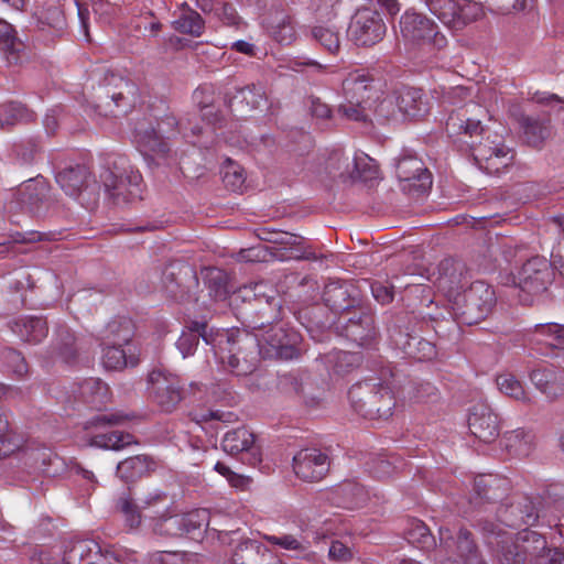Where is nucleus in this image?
Here are the masks:
<instances>
[{
    "mask_svg": "<svg viewBox=\"0 0 564 564\" xmlns=\"http://www.w3.org/2000/svg\"><path fill=\"white\" fill-rule=\"evenodd\" d=\"M99 178L105 192L116 204L142 198V176L123 158L108 162Z\"/></svg>",
    "mask_w": 564,
    "mask_h": 564,
    "instance_id": "6",
    "label": "nucleus"
},
{
    "mask_svg": "<svg viewBox=\"0 0 564 564\" xmlns=\"http://www.w3.org/2000/svg\"><path fill=\"white\" fill-rule=\"evenodd\" d=\"M386 30L381 14L370 8L357 10L348 28L351 40L361 46H371L380 42Z\"/></svg>",
    "mask_w": 564,
    "mask_h": 564,
    "instance_id": "16",
    "label": "nucleus"
},
{
    "mask_svg": "<svg viewBox=\"0 0 564 564\" xmlns=\"http://www.w3.org/2000/svg\"><path fill=\"white\" fill-rule=\"evenodd\" d=\"M486 110L474 102L451 112L445 129L455 142L466 144L479 166L488 174H498L513 162L514 152L503 143L498 133L481 124Z\"/></svg>",
    "mask_w": 564,
    "mask_h": 564,
    "instance_id": "1",
    "label": "nucleus"
},
{
    "mask_svg": "<svg viewBox=\"0 0 564 564\" xmlns=\"http://www.w3.org/2000/svg\"><path fill=\"white\" fill-rule=\"evenodd\" d=\"M116 510L122 516L124 525L131 530L138 529L142 522V508L127 495H122L116 502Z\"/></svg>",
    "mask_w": 564,
    "mask_h": 564,
    "instance_id": "51",
    "label": "nucleus"
},
{
    "mask_svg": "<svg viewBox=\"0 0 564 564\" xmlns=\"http://www.w3.org/2000/svg\"><path fill=\"white\" fill-rule=\"evenodd\" d=\"M505 447L510 455L524 458L534 449V434L532 431L517 429L505 434Z\"/></svg>",
    "mask_w": 564,
    "mask_h": 564,
    "instance_id": "44",
    "label": "nucleus"
},
{
    "mask_svg": "<svg viewBox=\"0 0 564 564\" xmlns=\"http://www.w3.org/2000/svg\"><path fill=\"white\" fill-rule=\"evenodd\" d=\"M203 274L209 296L215 301H225L229 295L227 273L218 268H207Z\"/></svg>",
    "mask_w": 564,
    "mask_h": 564,
    "instance_id": "47",
    "label": "nucleus"
},
{
    "mask_svg": "<svg viewBox=\"0 0 564 564\" xmlns=\"http://www.w3.org/2000/svg\"><path fill=\"white\" fill-rule=\"evenodd\" d=\"M219 336V334L214 336L206 322L192 321L177 339L176 347L183 358H186L194 354L200 337L207 345L214 346L218 343Z\"/></svg>",
    "mask_w": 564,
    "mask_h": 564,
    "instance_id": "33",
    "label": "nucleus"
},
{
    "mask_svg": "<svg viewBox=\"0 0 564 564\" xmlns=\"http://www.w3.org/2000/svg\"><path fill=\"white\" fill-rule=\"evenodd\" d=\"M253 335L258 336L259 349L263 358L290 360L300 355L301 336L294 329H288L274 323Z\"/></svg>",
    "mask_w": 564,
    "mask_h": 564,
    "instance_id": "10",
    "label": "nucleus"
},
{
    "mask_svg": "<svg viewBox=\"0 0 564 564\" xmlns=\"http://www.w3.org/2000/svg\"><path fill=\"white\" fill-rule=\"evenodd\" d=\"M50 186L42 177L29 180L18 191V200L21 207L33 215H40L47 209L50 199Z\"/></svg>",
    "mask_w": 564,
    "mask_h": 564,
    "instance_id": "28",
    "label": "nucleus"
},
{
    "mask_svg": "<svg viewBox=\"0 0 564 564\" xmlns=\"http://www.w3.org/2000/svg\"><path fill=\"white\" fill-rule=\"evenodd\" d=\"M154 534L164 538L182 536L180 514L172 513L170 508H163L162 512L155 511V516H149Z\"/></svg>",
    "mask_w": 564,
    "mask_h": 564,
    "instance_id": "45",
    "label": "nucleus"
},
{
    "mask_svg": "<svg viewBox=\"0 0 564 564\" xmlns=\"http://www.w3.org/2000/svg\"><path fill=\"white\" fill-rule=\"evenodd\" d=\"M305 315L308 317L306 325L308 332H313L314 328L324 330L334 325L339 335L362 347L371 346L378 337L373 314L367 306L360 305L351 312H346L336 321H330L328 317L322 319L324 308L319 306L310 308Z\"/></svg>",
    "mask_w": 564,
    "mask_h": 564,
    "instance_id": "2",
    "label": "nucleus"
},
{
    "mask_svg": "<svg viewBox=\"0 0 564 564\" xmlns=\"http://www.w3.org/2000/svg\"><path fill=\"white\" fill-rule=\"evenodd\" d=\"M138 362L135 347L131 344L110 343L102 350V365L108 370H122L128 366L134 367Z\"/></svg>",
    "mask_w": 564,
    "mask_h": 564,
    "instance_id": "40",
    "label": "nucleus"
},
{
    "mask_svg": "<svg viewBox=\"0 0 564 564\" xmlns=\"http://www.w3.org/2000/svg\"><path fill=\"white\" fill-rule=\"evenodd\" d=\"M1 366L18 378H23L29 373V365L24 356L10 347H6L0 351Z\"/></svg>",
    "mask_w": 564,
    "mask_h": 564,
    "instance_id": "53",
    "label": "nucleus"
},
{
    "mask_svg": "<svg viewBox=\"0 0 564 564\" xmlns=\"http://www.w3.org/2000/svg\"><path fill=\"white\" fill-rule=\"evenodd\" d=\"M416 318L409 312L391 315L387 322V332L390 344L401 351H405L412 340L416 339Z\"/></svg>",
    "mask_w": 564,
    "mask_h": 564,
    "instance_id": "30",
    "label": "nucleus"
},
{
    "mask_svg": "<svg viewBox=\"0 0 564 564\" xmlns=\"http://www.w3.org/2000/svg\"><path fill=\"white\" fill-rule=\"evenodd\" d=\"M133 334V323L130 318H116L107 325V338L110 343L131 344Z\"/></svg>",
    "mask_w": 564,
    "mask_h": 564,
    "instance_id": "52",
    "label": "nucleus"
},
{
    "mask_svg": "<svg viewBox=\"0 0 564 564\" xmlns=\"http://www.w3.org/2000/svg\"><path fill=\"white\" fill-rule=\"evenodd\" d=\"M234 564H280L276 555L257 541L240 543L234 554Z\"/></svg>",
    "mask_w": 564,
    "mask_h": 564,
    "instance_id": "36",
    "label": "nucleus"
},
{
    "mask_svg": "<svg viewBox=\"0 0 564 564\" xmlns=\"http://www.w3.org/2000/svg\"><path fill=\"white\" fill-rule=\"evenodd\" d=\"M406 539L410 543L420 549L427 550L434 543V538L430 529L421 521H416L406 532Z\"/></svg>",
    "mask_w": 564,
    "mask_h": 564,
    "instance_id": "62",
    "label": "nucleus"
},
{
    "mask_svg": "<svg viewBox=\"0 0 564 564\" xmlns=\"http://www.w3.org/2000/svg\"><path fill=\"white\" fill-rule=\"evenodd\" d=\"M388 376L393 377L392 370L382 369L380 378L358 382L349 389L348 399L358 414L370 420L388 419L392 414L395 399Z\"/></svg>",
    "mask_w": 564,
    "mask_h": 564,
    "instance_id": "3",
    "label": "nucleus"
},
{
    "mask_svg": "<svg viewBox=\"0 0 564 564\" xmlns=\"http://www.w3.org/2000/svg\"><path fill=\"white\" fill-rule=\"evenodd\" d=\"M398 32L410 45L431 46L437 51L447 45V40L436 22L414 8H409L401 14Z\"/></svg>",
    "mask_w": 564,
    "mask_h": 564,
    "instance_id": "7",
    "label": "nucleus"
},
{
    "mask_svg": "<svg viewBox=\"0 0 564 564\" xmlns=\"http://www.w3.org/2000/svg\"><path fill=\"white\" fill-rule=\"evenodd\" d=\"M257 236L262 241L281 246L296 247L290 254L291 259L315 261L323 258V256H317L311 247H302L304 238L299 235L276 229L259 228L257 230Z\"/></svg>",
    "mask_w": 564,
    "mask_h": 564,
    "instance_id": "29",
    "label": "nucleus"
},
{
    "mask_svg": "<svg viewBox=\"0 0 564 564\" xmlns=\"http://www.w3.org/2000/svg\"><path fill=\"white\" fill-rule=\"evenodd\" d=\"M404 354L417 360H430L434 358L437 352L434 344L416 336V339L412 340Z\"/></svg>",
    "mask_w": 564,
    "mask_h": 564,
    "instance_id": "63",
    "label": "nucleus"
},
{
    "mask_svg": "<svg viewBox=\"0 0 564 564\" xmlns=\"http://www.w3.org/2000/svg\"><path fill=\"white\" fill-rule=\"evenodd\" d=\"M35 115L25 105L11 101L0 106V128L9 129L17 123L33 121Z\"/></svg>",
    "mask_w": 564,
    "mask_h": 564,
    "instance_id": "46",
    "label": "nucleus"
},
{
    "mask_svg": "<svg viewBox=\"0 0 564 564\" xmlns=\"http://www.w3.org/2000/svg\"><path fill=\"white\" fill-rule=\"evenodd\" d=\"M532 384L553 402L564 394V369L554 365L536 367L529 372Z\"/></svg>",
    "mask_w": 564,
    "mask_h": 564,
    "instance_id": "25",
    "label": "nucleus"
},
{
    "mask_svg": "<svg viewBox=\"0 0 564 564\" xmlns=\"http://www.w3.org/2000/svg\"><path fill=\"white\" fill-rule=\"evenodd\" d=\"M137 95L138 87L131 79L107 70L98 75L95 108L105 117L124 115L134 106Z\"/></svg>",
    "mask_w": 564,
    "mask_h": 564,
    "instance_id": "5",
    "label": "nucleus"
},
{
    "mask_svg": "<svg viewBox=\"0 0 564 564\" xmlns=\"http://www.w3.org/2000/svg\"><path fill=\"white\" fill-rule=\"evenodd\" d=\"M505 480L492 475H480L474 480L475 497L470 500L473 508H484L485 512L495 511V503L502 498L506 488Z\"/></svg>",
    "mask_w": 564,
    "mask_h": 564,
    "instance_id": "26",
    "label": "nucleus"
},
{
    "mask_svg": "<svg viewBox=\"0 0 564 564\" xmlns=\"http://www.w3.org/2000/svg\"><path fill=\"white\" fill-rule=\"evenodd\" d=\"M325 305L338 316L360 306L358 292L349 282L330 281L323 292Z\"/></svg>",
    "mask_w": 564,
    "mask_h": 564,
    "instance_id": "23",
    "label": "nucleus"
},
{
    "mask_svg": "<svg viewBox=\"0 0 564 564\" xmlns=\"http://www.w3.org/2000/svg\"><path fill=\"white\" fill-rule=\"evenodd\" d=\"M496 301L494 289L482 281H476L455 297L453 314L458 323L475 325L492 312Z\"/></svg>",
    "mask_w": 564,
    "mask_h": 564,
    "instance_id": "8",
    "label": "nucleus"
},
{
    "mask_svg": "<svg viewBox=\"0 0 564 564\" xmlns=\"http://www.w3.org/2000/svg\"><path fill=\"white\" fill-rule=\"evenodd\" d=\"M438 536L440 549L435 558L440 564L447 554L457 556L462 564H486L469 530L460 528L455 532L448 527H441Z\"/></svg>",
    "mask_w": 564,
    "mask_h": 564,
    "instance_id": "12",
    "label": "nucleus"
},
{
    "mask_svg": "<svg viewBox=\"0 0 564 564\" xmlns=\"http://www.w3.org/2000/svg\"><path fill=\"white\" fill-rule=\"evenodd\" d=\"M42 240H44V235L39 231L15 232L10 236V240L0 242V256L21 253L22 250L19 249V245L34 243Z\"/></svg>",
    "mask_w": 564,
    "mask_h": 564,
    "instance_id": "57",
    "label": "nucleus"
},
{
    "mask_svg": "<svg viewBox=\"0 0 564 564\" xmlns=\"http://www.w3.org/2000/svg\"><path fill=\"white\" fill-rule=\"evenodd\" d=\"M10 327L22 341L32 345L41 343L48 333L47 322L36 316L20 317L13 321Z\"/></svg>",
    "mask_w": 564,
    "mask_h": 564,
    "instance_id": "39",
    "label": "nucleus"
},
{
    "mask_svg": "<svg viewBox=\"0 0 564 564\" xmlns=\"http://www.w3.org/2000/svg\"><path fill=\"white\" fill-rule=\"evenodd\" d=\"M395 173L402 189L411 195L424 194L432 186V174L415 155L400 158L395 165Z\"/></svg>",
    "mask_w": 564,
    "mask_h": 564,
    "instance_id": "18",
    "label": "nucleus"
},
{
    "mask_svg": "<svg viewBox=\"0 0 564 564\" xmlns=\"http://www.w3.org/2000/svg\"><path fill=\"white\" fill-rule=\"evenodd\" d=\"M465 267L459 261L444 259L438 264L437 285L449 296H458L466 284Z\"/></svg>",
    "mask_w": 564,
    "mask_h": 564,
    "instance_id": "34",
    "label": "nucleus"
},
{
    "mask_svg": "<svg viewBox=\"0 0 564 564\" xmlns=\"http://www.w3.org/2000/svg\"><path fill=\"white\" fill-rule=\"evenodd\" d=\"M73 393L75 399L96 410L104 408L110 400L108 384L98 378H88L76 383Z\"/></svg>",
    "mask_w": 564,
    "mask_h": 564,
    "instance_id": "35",
    "label": "nucleus"
},
{
    "mask_svg": "<svg viewBox=\"0 0 564 564\" xmlns=\"http://www.w3.org/2000/svg\"><path fill=\"white\" fill-rule=\"evenodd\" d=\"M162 126L173 127L175 132H182L185 130L182 121L176 120L175 117H166L159 123V130H156L151 123L141 121L134 129V139L139 148L145 153L151 152L161 158H165L170 152L169 143L161 135V132L165 131Z\"/></svg>",
    "mask_w": 564,
    "mask_h": 564,
    "instance_id": "20",
    "label": "nucleus"
},
{
    "mask_svg": "<svg viewBox=\"0 0 564 564\" xmlns=\"http://www.w3.org/2000/svg\"><path fill=\"white\" fill-rule=\"evenodd\" d=\"M520 547L525 555V560L529 557L531 563L547 549L546 539L535 531H524L520 535Z\"/></svg>",
    "mask_w": 564,
    "mask_h": 564,
    "instance_id": "55",
    "label": "nucleus"
},
{
    "mask_svg": "<svg viewBox=\"0 0 564 564\" xmlns=\"http://www.w3.org/2000/svg\"><path fill=\"white\" fill-rule=\"evenodd\" d=\"M293 470L304 481H318L329 470V458L319 449L304 448L293 457Z\"/></svg>",
    "mask_w": 564,
    "mask_h": 564,
    "instance_id": "22",
    "label": "nucleus"
},
{
    "mask_svg": "<svg viewBox=\"0 0 564 564\" xmlns=\"http://www.w3.org/2000/svg\"><path fill=\"white\" fill-rule=\"evenodd\" d=\"M227 105L237 116L247 117L267 105L265 93L260 86L248 85L238 89Z\"/></svg>",
    "mask_w": 564,
    "mask_h": 564,
    "instance_id": "32",
    "label": "nucleus"
},
{
    "mask_svg": "<svg viewBox=\"0 0 564 564\" xmlns=\"http://www.w3.org/2000/svg\"><path fill=\"white\" fill-rule=\"evenodd\" d=\"M345 100L366 105L373 96V79L366 74L355 72L343 82Z\"/></svg>",
    "mask_w": 564,
    "mask_h": 564,
    "instance_id": "38",
    "label": "nucleus"
},
{
    "mask_svg": "<svg viewBox=\"0 0 564 564\" xmlns=\"http://www.w3.org/2000/svg\"><path fill=\"white\" fill-rule=\"evenodd\" d=\"M88 169L84 165L70 166L62 170L56 175V182L69 196L77 197L87 187Z\"/></svg>",
    "mask_w": 564,
    "mask_h": 564,
    "instance_id": "41",
    "label": "nucleus"
},
{
    "mask_svg": "<svg viewBox=\"0 0 564 564\" xmlns=\"http://www.w3.org/2000/svg\"><path fill=\"white\" fill-rule=\"evenodd\" d=\"M533 333L550 338L547 345L551 347L564 349V325L556 323L536 324Z\"/></svg>",
    "mask_w": 564,
    "mask_h": 564,
    "instance_id": "61",
    "label": "nucleus"
},
{
    "mask_svg": "<svg viewBox=\"0 0 564 564\" xmlns=\"http://www.w3.org/2000/svg\"><path fill=\"white\" fill-rule=\"evenodd\" d=\"M102 552L101 546L95 540H79L65 552V563L95 564L99 558H101Z\"/></svg>",
    "mask_w": 564,
    "mask_h": 564,
    "instance_id": "42",
    "label": "nucleus"
},
{
    "mask_svg": "<svg viewBox=\"0 0 564 564\" xmlns=\"http://www.w3.org/2000/svg\"><path fill=\"white\" fill-rule=\"evenodd\" d=\"M198 286L196 270L188 263L171 261L162 269L161 290L173 302L197 301Z\"/></svg>",
    "mask_w": 564,
    "mask_h": 564,
    "instance_id": "9",
    "label": "nucleus"
},
{
    "mask_svg": "<svg viewBox=\"0 0 564 564\" xmlns=\"http://www.w3.org/2000/svg\"><path fill=\"white\" fill-rule=\"evenodd\" d=\"M219 350L215 355L219 357L223 366L236 376L251 375L260 362L262 356L259 349L258 336L247 330L231 332L219 336Z\"/></svg>",
    "mask_w": 564,
    "mask_h": 564,
    "instance_id": "4",
    "label": "nucleus"
},
{
    "mask_svg": "<svg viewBox=\"0 0 564 564\" xmlns=\"http://www.w3.org/2000/svg\"><path fill=\"white\" fill-rule=\"evenodd\" d=\"M553 278L552 262L544 257L535 256L523 263L518 274L513 276V283L523 293L535 296L543 294L547 290Z\"/></svg>",
    "mask_w": 564,
    "mask_h": 564,
    "instance_id": "14",
    "label": "nucleus"
},
{
    "mask_svg": "<svg viewBox=\"0 0 564 564\" xmlns=\"http://www.w3.org/2000/svg\"><path fill=\"white\" fill-rule=\"evenodd\" d=\"M223 175V182L225 186L232 191H240L246 182V175L243 169L236 162L227 159L220 170Z\"/></svg>",
    "mask_w": 564,
    "mask_h": 564,
    "instance_id": "58",
    "label": "nucleus"
},
{
    "mask_svg": "<svg viewBox=\"0 0 564 564\" xmlns=\"http://www.w3.org/2000/svg\"><path fill=\"white\" fill-rule=\"evenodd\" d=\"M180 524L182 535L186 534L196 539L202 536L208 528L209 514L205 509L195 510L186 514H180Z\"/></svg>",
    "mask_w": 564,
    "mask_h": 564,
    "instance_id": "48",
    "label": "nucleus"
},
{
    "mask_svg": "<svg viewBox=\"0 0 564 564\" xmlns=\"http://www.w3.org/2000/svg\"><path fill=\"white\" fill-rule=\"evenodd\" d=\"M79 344L75 333L66 325H58L50 345L51 358L59 359L65 364H75L79 356Z\"/></svg>",
    "mask_w": 564,
    "mask_h": 564,
    "instance_id": "31",
    "label": "nucleus"
},
{
    "mask_svg": "<svg viewBox=\"0 0 564 564\" xmlns=\"http://www.w3.org/2000/svg\"><path fill=\"white\" fill-rule=\"evenodd\" d=\"M540 501L528 495L514 494L495 509L500 524L511 529L535 525L540 518Z\"/></svg>",
    "mask_w": 564,
    "mask_h": 564,
    "instance_id": "11",
    "label": "nucleus"
},
{
    "mask_svg": "<svg viewBox=\"0 0 564 564\" xmlns=\"http://www.w3.org/2000/svg\"><path fill=\"white\" fill-rule=\"evenodd\" d=\"M91 442L95 446L113 451H120L131 444L138 443L133 435L120 431L97 434L93 437Z\"/></svg>",
    "mask_w": 564,
    "mask_h": 564,
    "instance_id": "50",
    "label": "nucleus"
},
{
    "mask_svg": "<svg viewBox=\"0 0 564 564\" xmlns=\"http://www.w3.org/2000/svg\"><path fill=\"white\" fill-rule=\"evenodd\" d=\"M497 386L505 395L524 404H530L532 399L525 391L523 383L512 373L499 375L496 379Z\"/></svg>",
    "mask_w": 564,
    "mask_h": 564,
    "instance_id": "49",
    "label": "nucleus"
},
{
    "mask_svg": "<svg viewBox=\"0 0 564 564\" xmlns=\"http://www.w3.org/2000/svg\"><path fill=\"white\" fill-rule=\"evenodd\" d=\"M278 296L276 292L264 282H256L245 285L235 292L230 297V305H238L239 301L246 302L249 299Z\"/></svg>",
    "mask_w": 564,
    "mask_h": 564,
    "instance_id": "56",
    "label": "nucleus"
},
{
    "mask_svg": "<svg viewBox=\"0 0 564 564\" xmlns=\"http://www.w3.org/2000/svg\"><path fill=\"white\" fill-rule=\"evenodd\" d=\"M254 441L252 432L246 427H238L225 434L221 447L231 456L240 455L242 463L256 466L261 463V453Z\"/></svg>",
    "mask_w": 564,
    "mask_h": 564,
    "instance_id": "21",
    "label": "nucleus"
},
{
    "mask_svg": "<svg viewBox=\"0 0 564 564\" xmlns=\"http://www.w3.org/2000/svg\"><path fill=\"white\" fill-rule=\"evenodd\" d=\"M155 468L153 459L147 455H137L117 465V476L126 482L135 481Z\"/></svg>",
    "mask_w": 564,
    "mask_h": 564,
    "instance_id": "43",
    "label": "nucleus"
},
{
    "mask_svg": "<svg viewBox=\"0 0 564 564\" xmlns=\"http://www.w3.org/2000/svg\"><path fill=\"white\" fill-rule=\"evenodd\" d=\"M400 463L395 455L379 456L372 460L371 470L377 478H388L400 468Z\"/></svg>",
    "mask_w": 564,
    "mask_h": 564,
    "instance_id": "64",
    "label": "nucleus"
},
{
    "mask_svg": "<svg viewBox=\"0 0 564 564\" xmlns=\"http://www.w3.org/2000/svg\"><path fill=\"white\" fill-rule=\"evenodd\" d=\"M339 492L348 508L361 507L368 498L364 486L356 482H345L339 487Z\"/></svg>",
    "mask_w": 564,
    "mask_h": 564,
    "instance_id": "60",
    "label": "nucleus"
},
{
    "mask_svg": "<svg viewBox=\"0 0 564 564\" xmlns=\"http://www.w3.org/2000/svg\"><path fill=\"white\" fill-rule=\"evenodd\" d=\"M268 542L278 545L286 551H294L297 554L305 553L310 547V542L303 536L296 538L292 534L265 535Z\"/></svg>",
    "mask_w": 564,
    "mask_h": 564,
    "instance_id": "59",
    "label": "nucleus"
},
{
    "mask_svg": "<svg viewBox=\"0 0 564 564\" xmlns=\"http://www.w3.org/2000/svg\"><path fill=\"white\" fill-rule=\"evenodd\" d=\"M236 316L253 330H262L281 319V300L279 296L249 299L238 307Z\"/></svg>",
    "mask_w": 564,
    "mask_h": 564,
    "instance_id": "13",
    "label": "nucleus"
},
{
    "mask_svg": "<svg viewBox=\"0 0 564 564\" xmlns=\"http://www.w3.org/2000/svg\"><path fill=\"white\" fill-rule=\"evenodd\" d=\"M470 433L484 443H491L499 436L498 415L484 403L475 404L468 415Z\"/></svg>",
    "mask_w": 564,
    "mask_h": 564,
    "instance_id": "24",
    "label": "nucleus"
},
{
    "mask_svg": "<svg viewBox=\"0 0 564 564\" xmlns=\"http://www.w3.org/2000/svg\"><path fill=\"white\" fill-rule=\"evenodd\" d=\"M395 98L399 113L404 118L419 119L429 111L427 99L420 88H402Z\"/></svg>",
    "mask_w": 564,
    "mask_h": 564,
    "instance_id": "37",
    "label": "nucleus"
},
{
    "mask_svg": "<svg viewBox=\"0 0 564 564\" xmlns=\"http://www.w3.org/2000/svg\"><path fill=\"white\" fill-rule=\"evenodd\" d=\"M150 394L162 412L171 413L183 400V389L177 376L162 370L149 375Z\"/></svg>",
    "mask_w": 564,
    "mask_h": 564,
    "instance_id": "17",
    "label": "nucleus"
},
{
    "mask_svg": "<svg viewBox=\"0 0 564 564\" xmlns=\"http://www.w3.org/2000/svg\"><path fill=\"white\" fill-rule=\"evenodd\" d=\"M477 527L487 544L496 549L501 564H524L525 555H523L520 543L513 542L500 524L488 518H480L477 520Z\"/></svg>",
    "mask_w": 564,
    "mask_h": 564,
    "instance_id": "15",
    "label": "nucleus"
},
{
    "mask_svg": "<svg viewBox=\"0 0 564 564\" xmlns=\"http://www.w3.org/2000/svg\"><path fill=\"white\" fill-rule=\"evenodd\" d=\"M429 11L445 26L452 30H462L469 24L475 14V6L466 0H423Z\"/></svg>",
    "mask_w": 564,
    "mask_h": 564,
    "instance_id": "19",
    "label": "nucleus"
},
{
    "mask_svg": "<svg viewBox=\"0 0 564 564\" xmlns=\"http://www.w3.org/2000/svg\"><path fill=\"white\" fill-rule=\"evenodd\" d=\"M518 123L522 131L523 141L531 148L541 149L552 134L550 113L520 115Z\"/></svg>",
    "mask_w": 564,
    "mask_h": 564,
    "instance_id": "27",
    "label": "nucleus"
},
{
    "mask_svg": "<svg viewBox=\"0 0 564 564\" xmlns=\"http://www.w3.org/2000/svg\"><path fill=\"white\" fill-rule=\"evenodd\" d=\"M174 29L184 34L199 36L204 30V20L196 11L187 8L174 21Z\"/></svg>",
    "mask_w": 564,
    "mask_h": 564,
    "instance_id": "54",
    "label": "nucleus"
}]
</instances>
